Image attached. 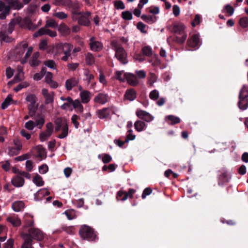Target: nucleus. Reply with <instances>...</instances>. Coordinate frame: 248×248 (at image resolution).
Listing matches in <instances>:
<instances>
[{"label": "nucleus", "mask_w": 248, "mask_h": 248, "mask_svg": "<svg viewBox=\"0 0 248 248\" xmlns=\"http://www.w3.org/2000/svg\"><path fill=\"white\" fill-rule=\"evenodd\" d=\"M108 101V95L107 93H102L96 95L94 98V101L96 103L105 104Z\"/></svg>", "instance_id": "15"}, {"label": "nucleus", "mask_w": 248, "mask_h": 248, "mask_svg": "<svg viewBox=\"0 0 248 248\" xmlns=\"http://www.w3.org/2000/svg\"><path fill=\"white\" fill-rule=\"evenodd\" d=\"M42 93L45 99L46 104H50L53 102L54 95L53 92L48 93L46 89L44 88L42 90Z\"/></svg>", "instance_id": "17"}, {"label": "nucleus", "mask_w": 248, "mask_h": 248, "mask_svg": "<svg viewBox=\"0 0 248 248\" xmlns=\"http://www.w3.org/2000/svg\"><path fill=\"white\" fill-rule=\"evenodd\" d=\"M91 16V13L86 12L85 13L80 12V14L77 16V19L78 23L82 26H89L90 25V21L89 17Z\"/></svg>", "instance_id": "6"}, {"label": "nucleus", "mask_w": 248, "mask_h": 248, "mask_svg": "<svg viewBox=\"0 0 248 248\" xmlns=\"http://www.w3.org/2000/svg\"><path fill=\"white\" fill-rule=\"evenodd\" d=\"M78 80L75 77H72L67 79L65 83V87L67 91H71L72 88L77 85Z\"/></svg>", "instance_id": "16"}, {"label": "nucleus", "mask_w": 248, "mask_h": 248, "mask_svg": "<svg viewBox=\"0 0 248 248\" xmlns=\"http://www.w3.org/2000/svg\"><path fill=\"white\" fill-rule=\"evenodd\" d=\"M44 64L45 66H47V67L52 69H56V64L55 62L52 60H49L46 61L44 62Z\"/></svg>", "instance_id": "50"}, {"label": "nucleus", "mask_w": 248, "mask_h": 248, "mask_svg": "<svg viewBox=\"0 0 248 248\" xmlns=\"http://www.w3.org/2000/svg\"><path fill=\"white\" fill-rule=\"evenodd\" d=\"M29 83L27 81H24L19 84L14 90L15 92H17L24 88H26L29 86Z\"/></svg>", "instance_id": "54"}, {"label": "nucleus", "mask_w": 248, "mask_h": 248, "mask_svg": "<svg viewBox=\"0 0 248 248\" xmlns=\"http://www.w3.org/2000/svg\"><path fill=\"white\" fill-rule=\"evenodd\" d=\"M53 16L61 20L65 19L68 17L67 14L63 12H56L53 14Z\"/></svg>", "instance_id": "59"}, {"label": "nucleus", "mask_w": 248, "mask_h": 248, "mask_svg": "<svg viewBox=\"0 0 248 248\" xmlns=\"http://www.w3.org/2000/svg\"><path fill=\"white\" fill-rule=\"evenodd\" d=\"M64 213L69 220H72L76 217L75 211L74 210L66 211Z\"/></svg>", "instance_id": "57"}, {"label": "nucleus", "mask_w": 248, "mask_h": 248, "mask_svg": "<svg viewBox=\"0 0 248 248\" xmlns=\"http://www.w3.org/2000/svg\"><path fill=\"white\" fill-rule=\"evenodd\" d=\"M15 81L18 82L24 79V72L20 67L17 69V73L14 77Z\"/></svg>", "instance_id": "39"}, {"label": "nucleus", "mask_w": 248, "mask_h": 248, "mask_svg": "<svg viewBox=\"0 0 248 248\" xmlns=\"http://www.w3.org/2000/svg\"><path fill=\"white\" fill-rule=\"evenodd\" d=\"M99 75L98 77V80L99 82L101 83H102L103 85H106L107 84V81L106 79L105 76L103 73V72L100 70L99 69Z\"/></svg>", "instance_id": "52"}, {"label": "nucleus", "mask_w": 248, "mask_h": 248, "mask_svg": "<svg viewBox=\"0 0 248 248\" xmlns=\"http://www.w3.org/2000/svg\"><path fill=\"white\" fill-rule=\"evenodd\" d=\"M47 27L56 29L58 28V24L54 20L49 19L46 21L45 28H47Z\"/></svg>", "instance_id": "47"}, {"label": "nucleus", "mask_w": 248, "mask_h": 248, "mask_svg": "<svg viewBox=\"0 0 248 248\" xmlns=\"http://www.w3.org/2000/svg\"><path fill=\"white\" fill-rule=\"evenodd\" d=\"M141 19L146 23L152 24L155 23L157 20L155 16L143 15L141 16Z\"/></svg>", "instance_id": "29"}, {"label": "nucleus", "mask_w": 248, "mask_h": 248, "mask_svg": "<svg viewBox=\"0 0 248 248\" xmlns=\"http://www.w3.org/2000/svg\"><path fill=\"white\" fill-rule=\"evenodd\" d=\"M185 26L180 22H175L172 25L171 31L176 34L174 39V41L179 44L183 43L187 37L185 32Z\"/></svg>", "instance_id": "2"}, {"label": "nucleus", "mask_w": 248, "mask_h": 248, "mask_svg": "<svg viewBox=\"0 0 248 248\" xmlns=\"http://www.w3.org/2000/svg\"><path fill=\"white\" fill-rule=\"evenodd\" d=\"M37 108V105L36 104V103L29 104L28 105V109L29 111V115L30 116H33Z\"/></svg>", "instance_id": "46"}, {"label": "nucleus", "mask_w": 248, "mask_h": 248, "mask_svg": "<svg viewBox=\"0 0 248 248\" xmlns=\"http://www.w3.org/2000/svg\"><path fill=\"white\" fill-rule=\"evenodd\" d=\"M188 45L189 47H192L193 49H197L201 45L200 41V36L199 34H194L191 35L187 42Z\"/></svg>", "instance_id": "8"}, {"label": "nucleus", "mask_w": 248, "mask_h": 248, "mask_svg": "<svg viewBox=\"0 0 248 248\" xmlns=\"http://www.w3.org/2000/svg\"><path fill=\"white\" fill-rule=\"evenodd\" d=\"M7 220L10 222L14 227H17L21 224V221L20 219L16 217H9L7 218Z\"/></svg>", "instance_id": "32"}, {"label": "nucleus", "mask_w": 248, "mask_h": 248, "mask_svg": "<svg viewBox=\"0 0 248 248\" xmlns=\"http://www.w3.org/2000/svg\"><path fill=\"white\" fill-rule=\"evenodd\" d=\"M72 8V18L74 21H76L77 19V16L80 12H78L79 8V5L76 2H73L71 0V6H68L67 9Z\"/></svg>", "instance_id": "19"}, {"label": "nucleus", "mask_w": 248, "mask_h": 248, "mask_svg": "<svg viewBox=\"0 0 248 248\" xmlns=\"http://www.w3.org/2000/svg\"><path fill=\"white\" fill-rule=\"evenodd\" d=\"M80 118L76 114H73L72 116L71 121L76 128H78L79 126V124L78 120Z\"/></svg>", "instance_id": "61"}, {"label": "nucleus", "mask_w": 248, "mask_h": 248, "mask_svg": "<svg viewBox=\"0 0 248 248\" xmlns=\"http://www.w3.org/2000/svg\"><path fill=\"white\" fill-rule=\"evenodd\" d=\"M20 26L22 28H27L31 31H34L37 28V26L33 24L29 17L24 18L20 23Z\"/></svg>", "instance_id": "13"}, {"label": "nucleus", "mask_w": 248, "mask_h": 248, "mask_svg": "<svg viewBox=\"0 0 248 248\" xmlns=\"http://www.w3.org/2000/svg\"><path fill=\"white\" fill-rule=\"evenodd\" d=\"M14 240L12 238L8 239L3 244L4 248H13Z\"/></svg>", "instance_id": "62"}, {"label": "nucleus", "mask_w": 248, "mask_h": 248, "mask_svg": "<svg viewBox=\"0 0 248 248\" xmlns=\"http://www.w3.org/2000/svg\"><path fill=\"white\" fill-rule=\"evenodd\" d=\"M85 61L86 64L88 65H92L95 62L94 57L90 53H88L86 55Z\"/></svg>", "instance_id": "48"}, {"label": "nucleus", "mask_w": 248, "mask_h": 248, "mask_svg": "<svg viewBox=\"0 0 248 248\" xmlns=\"http://www.w3.org/2000/svg\"><path fill=\"white\" fill-rule=\"evenodd\" d=\"M11 7L14 9L19 10L23 7V4L20 2L19 0H4Z\"/></svg>", "instance_id": "23"}, {"label": "nucleus", "mask_w": 248, "mask_h": 248, "mask_svg": "<svg viewBox=\"0 0 248 248\" xmlns=\"http://www.w3.org/2000/svg\"><path fill=\"white\" fill-rule=\"evenodd\" d=\"M136 93L134 89L127 90L125 93L124 97L129 101H133L136 98Z\"/></svg>", "instance_id": "24"}, {"label": "nucleus", "mask_w": 248, "mask_h": 248, "mask_svg": "<svg viewBox=\"0 0 248 248\" xmlns=\"http://www.w3.org/2000/svg\"><path fill=\"white\" fill-rule=\"evenodd\" d=\"M39 56V54L38 53H36L33 55V56L32 58L31 61L30 62V64L31 66H37L39 64L40 62L37 60Z\"/></svg>", "instance_id": "53"}, {"label": "nucleus", "mask_w": 248, "mask_h": 248, "mask_svg": "<svg viewBox=\"0 0 248 248\" xmlns=\"http://www.w3.org/2000/svg\"><path fill=\"white\" fill-rule=\"evenodd\" d=\"M61 133L58 136V138L61 139L65 138L68 133V124H64L62 127H61Z\"/></svg>", "instance_id": "35"}, {"label": "nucleus", "mask_w": 248, "mask_h": 248, "mask_svg": "<svg viewBox=\"0 0 248 248\" xmlns=\"http://www.w3.org/2000/svg\"><path fill=\"white\" fill-rule=\"evenodd\" d=\"M112 112L111 108H105L96 111L98 117L100 119H104L108 117Z\"/></svg>", "instance_id": "14"}, {"label": "nucleus", "mask_w": 248, "mask_h": 248, "mask_svg": "<svg viewBox=\"0 0 248 248\" xmlns=\"http://www.w3.org/2000/svg\"><path fill=\"white\" fill-rule=\"evenodd\" d=\"M28 44L26 41H23L19 44L17 46L16 52L19 53V55H22L25 50V49L28 47Z\"/></svg>", "instance_id": "31"}, {"label": "nucleus", "mask_w": 248, "mask_h": 248, "mask_svg": "<svg viewBox=\"0 0 248 248\" xmlns=\"http://www.w3.org/2000/svg\"><path fill=\"white\" fill-rule=\"evenodd\" d=\"M72 106L78 112L82 113L83 111V107L78 99L73 100Z\"/></svg>", "instance_id": "34"}, {"label": "nucleus", "mask_w": 248, "mask_h": 248, "mask_svg": "<svg viewBox=\"0 0 248 248\" xmlns=\"http://www.w3.org/2000/svg\"><path fill=\"white\" fill-rule=\"evenodd\" d=\"M50 193L46 188H43L38 190L34 195V198L36 200H41L45 196L49 195Z\"/></svg>", "instance_id": "22"}, {"label": "nucleus", "mask_w": 248, "mask_h": 248, "mask_svg": "<svg viewBox=\"0 0 248 248\" xmlns=\"http://www.w3.org/2000/svg\"><path fill=\"white\" fill-rule=\"evenodd\" d=\"M33 182L38 186H41L44 185V182L41 176L36 174L32 179Z\"/></svg>", "instance_id": "42"}, {"label": "nucleus", "mask_w": 248, "mask_h": 248, "mask_svg": "<svg viewBox=\"0 0 248 248\" xmlns=\"http://www.w3.org/2000/svg\"><path fill=\"white\" fill-rule=\"evenodd\" d=\"M159 96V91L157 90L152 91L149 93V98L152 100H157Z\"/></svg>", "instance_id": "49"}, {"label": "nucleus", "mask_w": 248, "mask_h": 248, "mask_svg": "<svg viewBox=\"0 0 248 248\" xmlns=\"http://www.w3.org/2000/svg\"><path fill=\"white\" fill-rule=\"evenodd\" d=\"M55 124V130L56 132L60 131L61 127H62L64 124H67V121L62 118H57L54 121Z\"/></svg>", "instance_id": "26"}, {"label": "nucleus", "mask_w": 248, "mask_h": 248, "mask_svg": "<svg viewBox=\"0 0 248 248\" xmlns=\"http://www.w3.org/2000/svg\"><path fill=\"white\" fill-rule=\"evenodd\" d=\"M239 97L248 98V86L243 85L240 91Z\"/></svg>", "instance_id": "44"}, {"label": "nucleus", "mask_w": 248, "mask_h": 248, "mask_svg": "<svg viewBox=\"0 0 248 248\" xmlns=\"http://www.w3.org/2000/svg\"><path fill=\"white\" fill-rule=\"evenodd\" d=\"M12 184L16 187H22L24 184V179L19 174L13 178L11 180Z\"/></svg>", "instance_id": "21"}, {"label": "nucleus", "mask_w": 248, "mask_h": 248, "mask_svg": "<svg viewBox=\"0 0 248 248\" xmlns=\"http://www.w3.org/2000/svg\"><path fill=\"white\" fill-rule=\"evenodd\" d=\"M34 127H35V123L31 120L28 121L25 124V127L29 130H32Z\"/></svg>", "instance_id": "63"}, {"label": "nucleus", "mask_w": 248, "mask_h": 248, "mask_svg": "<svg viewBox=\"0 0 248 248\" xmlns=\"http://www.w3.org/2000/svg\"><path fill=\"white\" fill-rule=\"evenodd\" d=\"M157 80L156 76L153 73H150L148 78L147 84L149 87H153L154 84Z\"/></svg>", "instance_id": "40"}, {"label": "nucleus", "mask_w": 248, "mask_h": 248, "mask_svg": "<svg viewBox=\"0 0 248 248\" xmlns=\"http://www.w3.org/2000/svg\"><path fill=\"white\" fill-rule=\"evenodd\" d=\"M24 207V203L22 201H16L12 204V208L16 212H19Z\"/></svg>", "instance_id": "33"}, {"label": "nucleus", "mask_w": 248, "mask_h": 248, "mask_svg": "<svg viewBox=\"0 0 248 248\" xmlns=\"http://www.w3.org/2000/svg\"><path fill=\"white\" fill-rule=\"evenodd\" d=\"M72 48V45L69 43H60L54 46L53 52L57 56L63 53V55L61 58V59L62 61L66 62L71 56Z\"/></svg>", "instance_id": "1"}, {"label": "nucleus", "mask_w": 248, "mask_h": 248, "mask_svg": "<svg viewBox=\"0 0 248 248\" xmlns=\"http://www.w3.org/2000/svg\"><path fill=\"white\" fill-rule=\"evenodd\" d=\"M73 102V100L72 98L68 96L67 101H65V102L62 105H61V108L63 110H65L67 109H70L71 110H72L71 106H72Z\"/></svg>", "instance_id": "37"}, {"label": "nucleus", "mask_w": 248, "mask_h": 248, "mask_svg": "<svg viewBox=\"0 0 248 248\" xmlns=\"http://www.w3.org/2000/svg\"><path fill=\"white\" fill-rule=\"evenodd\" d=\"M136 113L138 117L148 123L152 121L154 119V117L149 112L141 109H137Z\"/></svg>", "instance_id": "9"}, {"label": "nucleus", "mask_w": 248, "mask_h": 248, "mask_svg": "<svg viewBox=\"0 0 248 248\" xmlns=\"http://www.w3.org/2000/svg\"><path fill=\"white\" fill-rule=\"evenodd\" d=\"M32 152L33 154L41 160L45 159L46 156L45 149L41 145L37 146L33 148Z\"/></svg>", "instance_id": "10"}, {"label": "nucleus", "mask_w": 248, "mask_h": 248, "mask_svg": "<svg viewBox=\"0 0 248 248\" xmlns=\"http://www.w3.org/2000/svg\"><path fill=\"white\" fill-rule=\"evenodd\" d=\"M44 34H47L51 37H54L56 36L57 32L54 31H51L46 28H42L33 34V36L37 37Z\"/></svg>", "instance_id": "12"}, {"label": "nucleus", "mask_w": 248, "mask_h": 248, "mask_svg": "<svg viewBox=\"0 0 248 248\" xmlns=\"http://www.w3.org/2000/svg\"><path fill=\"white\" fill-rule=\"evenodd\" d=\"M54 4L57 6H62L67 9L68 6H71V0H55Z\"/></svg>", "instance_id": "36"}, {"label": "nucleus", "mask_w": 248, "mask_h": 248, "mask_svg": "<svg viewBox=\"0 0 248 248\" xmlns=\"http://www.w3.org/2000/svg\"><path fill=\"white\" fill-rule=\"evenodd\" d=\"M80 236L84 239L90 241H93L95 239L96 235L93 230L89 226L82 225L79 231Z\"/></svg>", "instance_id": "4"}, {"label": "nucleus", "mask_w": 248, "mask_h": 248, "mask_svg": "<svg viewBox=\"0 0 248 248\" xmlns=\"http://www.w3.org/2000/svg\"><path fill=\"white\" fill-rule=\"evenodd\" d=\"M127 73H124V71H117L115 74V78L121 81H124L125 80L126 77L124 75H126Z\"/></svg>", "instance_id": "41"}, {"label": "nucleus", "mask_w": 248, "mask_h": 248, "mask_svg": "<svg viewBox=\"0 0 248 248\" xmlns=\"http://www.w3.org/2000/svg\"><path fill=\"white\" fill-rule=\"evenodd\" d=\"M111 45L115 49V56L117 58V59L122 63H127V54L124 49L122 47L118 46L117 41L116 40H113V41H112Z\"/></svg>", "instance_id": "3"}, {"label": "nucleus", "mask_w": 248, "mask_h": 248, "mask_svg": "<svg viewBox=\"0 0 248 248\" xmlns=\"http://www.w3.org/2000/svg\"><path fill=\"white\" fill-rule=\"evenodd\" d=\"M27 234L31 237L32 240L34 239L38 241H41L44 238V233L37 228H30Z\"/></svg>", "instance_id": "7"}, {"label": "nucleus", "mask_w": 248, "mask_h": 248, "mask_svg": "<svg viewBox=\"0 0 248 248\" xmlns=\"http://www.w3.org/2000/svg\"><path fill=\"white\" fill-rule=\"evenodd\" d=\"M239 24L243 28L248 27V19L246 17H242L239 20Z\"/></svg>", "instance_id": "64"}, {"label": "nucleus", "mask_w": 248, "mask_h": 248, "mask_svg": "<svg viewBox=\"0 0 248 248\" xmlns=\"http://www.w3.org/2000/svg\"><path fill=\"white\" fill-rule=\"evenodd\" d=\"M89 45L90 48L93 51H99L103 48V44L101 42L96 40L93 37L90 39Z\"/></svg>", "instance_id": "11"}, {"label": "nucleus", "mask_w": 248, "mask_h": 248, "mask_svg": "<svg viewBox=\"0 0 248 248\" xmlns=\"http://www.w3.org/2000/svg\"><path fill=\"white\" fill-rule=\"evenodd\" d=\"M143 54L147 56H150L152 55V49L150 46H144L142 49Z\"/></svg>", "instance_id": "55"}, {"label": "nucleus", "mask_w": 248, "mask_h": 248, "mask_svg": "<svg viewBox=\"0 0 248 248\" xmlns=\"http://www.w3.org/2000/svg\"><path fill=\"white\" fill-rule=\"evenodd\" d=\"M12 101V96L11 94H9L1 104L2 108L4 109L7 108L11 104Z\"/></svg>", "instance_id": "43"}, {"label": "nucleus", "mask_w": 248, "mask_h": 248, "mask_svg": "<svg viewBox=\"0 0 248 248\" xmlns=\"http://www.w3.org/2000/svg\"><path fill=\"white\" fill-rule=\"evenodd\" d=\"M35 126H37L38 128L41 129L45 123V119L44 117H40L35 120Z\"/></svg>", "instance_id": "58"}, {"label": "nucleus", "mask_w": 248, "mask_h": 248, "mask_svg": "<svg viewBox=\"0 0 248 248\" xmlns=\"http://www.w3.org/2000/svg\"><path fill=\"white\" fill-rule=\"evenodd\" d=\"M27 102H29V104L36 103V97L34 94H29L27 95L26 98Z\"/></svg>", "instance_id": "60"}, {"label": "nucleus", "mask_w": 248, "mask_h": 248, "mask_svg": "<svg viewBox=\"0 0 248 248\" xmlns=\"http://www.w3.org/2000/svg\"><path fill=\"white\" fill-rule=\"evenodd\" d=\"M134 127L138 132H141L146 129L147 124L142 121L138 120L134 123Z\"/></svg>", "instance_id": "25"}, {"label": "nucleus", "mask_w": 248, "mask_h": 248, "mask_svg": "<svg viewBox=\"0 0 248 248\" xmlns=\"http://www.w3.org/2000/svg\"><path fill=\"white\" fill-rule=\"evenodd\" d=\"M45 73H46V68H43L39 73H36L34 75L33 79L35 80H40L44 76Z\"/></svg>", "instance_id": "56"}, {"label": "nucleus", "mask_w": 248, "mask_h": 248, "mask_svg": "<svg viewBox=\"0 0 248 248\" xmlns=\"http://www.w3.org/2000/svg\"><path fill=\"white\" fill-rule=\"evenodd\" d=\"M11 6L8 5H6L5 3L0 0V12L1 13H5L6 14H9Z\"/></svg>", "instance_id": "38"}, {"label": "nucleus", "mask_w": 248, "mask_h": 248, "mask_svg": "<svg viewBox=\"0 0 248 248\" xmlns=\"http://www.w3.org/2000/svg\"><path fill=\"white\" fill-rule=\"evenodd\" d=\"M80 97L81 102L83 103H87L89 102L91 99V93L87 91H83L80 93Z\"/></svg>", "instance_id": "27"}, {"label": "nucleus", "mask_w": 248, "mask_h": 248, "mask_svg": "<svg viewBox=\"0 0 248 248\" xmlns=\"http://www.w3.org/2000/svg\"><path fill=\"white\" fill-rule=\"evenodd\" d=\"M22 236L24 240V242L21 246V248H33L32 247V238L27 233H23Z\"/></svg>", "instance_id": "20"}, {"label": "nucleus", "mask_w": 248, "mask_h": 248, "mask_svg": "<svg viewBox=\"0 0 248 248\" xmlns=\"http://www.w3.org/2000/svg\"><path fill=\"white\" fill-rule=\"evenodd\" d=\"M165 121L169 124L171 125H174L180 122V119L179 117L172 115L166 116Z\"/></svg>", "instance_id": "28"}, {"label": "nucleus", "mask_w": 248, "mask_h": 248, "mask_svg": "<svg viewBox=\"0 0 248 248\" xmlns=\"http://www.w3.org/2000/svg\"><path fill=\"white\" fill-rule=\"evenodd\" d=\"M46 130L41 132L39 134V138L41 141L47 140L53 132L54 127L52 123H47L46 125Z\"/></svg>", "instance_id": "5"}, {"label": "nucleus", "mask_w": 248, "mask_h": 248, "mask_svg": "<svg viewBox=\"0 0 248 248\" xmlns=\"http://www.w3.org/2000/svg\"><path fill=\"white\" fill-rule=\"evenodd\" d=\"M238 103L239 108L241 110H245L248 107V98L239 97Z\"/></svg>", "instance_id": "30"}, {"label": "nucleus", "mask_w": 248, "mask_h": 248, "mask_svg": "<svg viewBox=\"0 0 248 248\" xmlns=\"http://www.w3.org/2000/svg\"><path fill=\"white\" fill-rule=\"evenodd\" d=\"M59 30L63 35L67 34L70 32V29L65 24L61 25Z\"/></svg>", "instance_id": "51"}, {"label": "nucleus", "mask_w": 248, "mask_h": 248, "mask_svg": "<svg viewBox=\"0 0 248 248\" xmlns=\"http://www.w3.org/2000/svg\"><path fill=\"white\" fill-rule=\"evenodd\" d=\"M126 77L125 80L127 83L133 86L137 85L139 83V80L133 74L127 73L126 75H124Z\"/></svg>", "instance_id": "18"}, {"label": "nucleus", "mask_w": 248, "mask_h": 248, "mask_svg": "<svg viewBox=\"0 0 248 248\" xmlns=\"http://www.w3.org/2000/svg\"><path fill=\"white\" fill-rule=\"evenodd\" d=\"M128 197V194L126 192L122 191H119L117 193L116 198L118 201L121 200L124 201L126 200Z\"/></svg>", "instance_id": "45"}]
</instances>
